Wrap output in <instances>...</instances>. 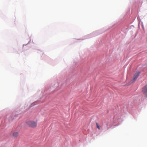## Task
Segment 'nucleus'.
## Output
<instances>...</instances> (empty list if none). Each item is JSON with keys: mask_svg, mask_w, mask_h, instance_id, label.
I'll list each match as a JSON object with an SVG mask.
<instances>
[{"mask_svg": "<svg viewBox=\"0 0 147 147\" xmlns=\"http://www.w3.org/2000/svg\"><path fill=\"white\" fill-rule=\"evenodd\" d=\"M26 123L29 127L33 128H35L37 125V122L34 121H28Z\"/></svg>", "mask_w": 147, "mask_h": 147, "instance_id": "1", "label": "nucleus"}, {"mask_svg": "<svg viewBox=\"0 0 147 147\" xmlns=\"http://www.w3.org/2000/svg\"><path fill=\"white\" fill-rule=\"evenodd\" d=\"M140 73V72L139 71H137L134 74L133 77V79L131 80V82L132 83L136 81L138 78Z\"/></svg>", "mask_w": 147, "mask_h": 147, "instance_id": "2", "label": "nucleus"}, {"mask_svg": "<svg viewBox=\"0 0 147 147\" xmlns=\"http://www.w3.org/2000/svg\"><path fill=\"white\" fill-rule=\"evenodd\" d=\"M142 90L143 93L146 95L147 94V86L146 85L142 88Z\"/></svg>", "mask_w": 147, "mask_h": 147, "instance_id": "3", "label": "nucleus"}, {"mask_svg": "<svg viewBox=\"0 0 147 147\" xmlns=\"http://www.w3.org/2000/svg\"><path fill=\"white\" fill-rule=\"evenodd\" d=\"M18 132H15L13 133V136L15 137H16L18 136Z\"/></svg>", "mask_w": 147, "mask_h": 147, "instance_id": "4", "label": "nucleus"}, {"mask_svg": "<svg viewBox=\"0 0 147 147\" xmlns=\"http://www.w3.org/2000/svg\"><path fill=\"white\" fill-rule=\"evenodd\" d=\"M96 127H97L99 129H100V126L98 124L96 123Z\"/></svg>", "mask_w": 147, "mask_h": 147, "instance_id": "5", "label": "nucleus"}]
</instances>
